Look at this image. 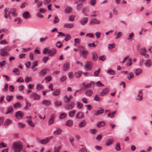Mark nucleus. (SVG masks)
<instances>
[{"label": "nucleus", "mask_w": 152, "mask_h": 152, "mask_svg": "<svg viewBox=\"0 0 152 152\" xmlns=\"http://www.w3.org/2000/svg\"><path fill=\"white\" fill-rule=\"evenodd\" d=\"M55 117L54 115H51L48 121V124L49 125H51L54 123Z\"/></svg>", "instance_id": "nucleus-14"}, {"label": "nucleus", "mask_w": 152, "mask_h": 152, "mask_svg": "<svg viewBox=\"0 0 152 152\" xmlns=\"http://www.w3.org/2000/svg\"><path fill=\"white\" fill-rule=\"evenodd\" d=\"M100 23V20L96 18H92L90 22V24H99Z\"/></svg>", "instance_id": "nucleus-9"}, {"label": "nucleus", "mask_w": 152, "mask_h": 152, "mask_svg": "<svg viewBox=\"0 0 152 152\" xmlns=\"http://www.w3.org/2000/svg\"><path fill=\"white\" fill-rule=\"evenodd\" d=\"M7 43L8 42L6 41V39L3 40L0 42V44L1 45H7Z\"/></svg>", "instance_id": "nucleus-62"}, {"label": "nucleus", "mask_w": 152, "mask_h": 152, "mask_svg": "<svg viewBox=\"0 0 152 152\" xmlns=\"http://www.w3.org/2000/svg\"><path fill=\"white\" fill-rule=\"evenodd\" d=\"M13 148L15 152H20L23 149V146L20 142H15L13 144Z\"/></svg>", "instance_id": "nucleus-1"}, {"label": "nucleus", "mask_w": 152, "mask_h": 152, "mask_svg": "<svg viewBox=\"0 0 152 152\" xmlns=\"http://www.w3.org/2000/svg\"><path fill=\"white\" fill-rule=\"evenodd\" d=\"M21 104L19 102H17L15 103V104H14L13 105L14 107L15 108H17L18 107H21Z\"/></svg>", "instance_id": "nucleus-39"}, {"label": "nucleus", "mask_w": 152, "mask_h": 152, "mask_svg": "<svg viewBox=\"0 0 152 152\" xmlns=\"http://www.w3.org/2000/svg\"><path fill=\"white\" fill-rule=\"evenodd\" d=\"M26 102V105L24 107V109L26 110H27L28 109V107H30L31 106V103L29 102L28 101H27L26 99H25Z\"/></svg>", "instance_id": "nucleus-35"}, {"label": "nucleus", "mask_w": 152, "mask_h": 152, "mask_svg": "<svg viewBox=\"0 0 152 152\" xmlns=\"http://www.w3.org/2000/svg\"><path fill=\"white\" fill-rule=\"evenodd\" d=\"M47 73V70L46 69H44L42 70L39 73V75L42 76L45 75Z\"/></svg>", "instance_id": "nucleus-27"}, {"label": "nucleus", "mask_w": 152, "mask_h": 152, "mask_svg": "<svg viewBox=\"0 0 152 152\" xmlns=\"http://www.w3.org/2000/svg\"><path fill=\"white\" fill-rule=\"evenodd\" d=\"M94 84L95 83L94 82L91 81L89 83H88L86 86L85 88H89L92 85H94Z\"/></svg>", "instance_id": "nucleus-42"}, {"label": "nucleus", "mask_w": 152, "mask_h": 152, "mask_svg": "<svg viewBox=\"0 0 152 152\" xmlns=\"http://www.w3.org/2000/svg\"><path fill=\"white\" fill-rule=\"evenodd\" d=\"M115 47V45L114 44H109L108 48L109 50H111L114 48Z\"/></svg>", "instance_id": "nucleus-45"}, {"label": "nucleus", "mask_w": 152, "mask_h": 152, "mask_svg": "<svg viewBox=\"0 0 152 152\" xmlns=\"http://www.w3.org/2000/svg\"><path fill=\"white\" fill-rule=\"evenodd\" d=\"M140 51L141 53V54L144 56L145 58H147L149 57L148 54L145 53L147 52V50L145 48H141L140 49Z\"/></svg>", "instance_id": "nucleus-7"}, {"label": "nucleus", "mask_w": 152, "mask_h": 152, "mask_svg": "<svg viewBox=\"0 0 152 152\" xmlns=\"http://www.w3.org/2000/svg\"><path fill=\"white\" fill-rule=\"evenodd\" d=\"M73 124V122L72 120H68L66 122V125L69 127H71Z\"/></svg>", "instance_id": "nucleus-24"}, {"label": "nucleus", "mask_w": 152, "mask_h": 152, "mask_svg": "<svg viewBox=\"0 0 152 152\" xmlns=\"http://www.w3.org/2000/svg\"><path fill=\"white\" fill-rule=\"evenodd\" d=\"M64 28H72L74 27V25L72 23H65L63 26Z\"/></svg>", "instance_id": "nucleus-22"}, {"label": "nucleus", "mask_w": 152, "mask_h": 152, "mask_svg": "<svg viewBox=\"0 0 152 152\" xmlns=\"http://www.w3.org/2000/svg\"><path fill=\"white\" fill-rule=\"evenodd\" d=\"M32 80V77H29L28 76H27L25 79V82L26 83H28L29 81H31Z\"/></svg>", "instance_id": "nucleus-54"}, {"label": "nucleus", "mask_w": 152, "mask_h": 152, "mask_svg": "<svg viewBox=\"0 0 152 152\" xmlns=\"http://www.w3.org/2000/svg\"><path fill=\"white\" fill-rule=\"evenodd\" d=\"M13 109L12 106H10L7 109V111L6 113V114L10 113L13 110Z\"/></svg>", "instance_id": "nucleus-52"}, {"label": "nucleus", "mask_w": 152, "mask_h": 152, "mask_svg": "<svg viewBox=\"0 0 152 152\" xmlns=\"http://www.w3.org/2000/svg\"><path fill=\"white\" fill-rule=\"evenodd\" d=\"M62 132L61 129L59 128H57L53 132V133L54 135H60L61 134Z\"/></svg>", "instance_id": "nucleus-18"}, {"label": "nucleus", "mask_w": 152, "mask_h": 152, "mask_svg": "<svg viewBox=\"0 0 152 152\" xmlns=\"http://www.w3.org/2000/svg\"><path fill=\"white\" fill-rule=\"evenodd\" d=\"M75 16L74 15H72L70 16L68 18V20L70 21H73L74 20Z\"/></svg>", "instance_id": "nucleus-55"}, {"label": "nucleus", "mask_w": 152, "mask_h": 152, "mask_svg": "<svg viewBox=\"0 0 152 152\" xmlns=\"http://www.w3.org/2000/svg\"><path fill=\"white\" fill-rule=\"evenodd\" d=\"M114 141V139L113 138L109 139L106 141V143L107 145H108L112 144Z\"/></svg>", "instance_id": "nucleus-28"}, {"label": "nucleus", "mask_w": 152, "mask_h": 152, "mask_svg": "<svg viewBox=\"0 0 152 152\" xmlns=\"http://www.w3.org/2000/svg\"><path fill=\"white\" fill-rule=\"evenodd\" d=\"M65 40L66 41H67L69 40L71 38V37L70 35L69 34H66V35H65Z\"/></svg>", "instance_id": "nucleus-50"}, {"label": "nucleus", "mask_w": 152, "mask_h": 152, "mask_svg": "<svg viewBox=\"0 0 152 152\" xmlns=\"http://www.w3.org/2000/svg\"><path fill=\"white\" fill-rule=\"evenodd\" d=\"M31 97L34 100H38L40 99V96L35 93H33L31 95Z\"/></svg>", "instance_id": "nucleus-12"}, {"label": "nucleus", "mask_w": 152, "mask_h": 152, "mask_svg": "<svg viewBox=\"0 0 152 152\" xmlns=\"http://www.w3.org/2000/svg\"><path fill=\"white\" fill-rule=\"evenodd\" d=\"M83 5V3H80L77 4L76 7V9L77 10H80L82 7Z\"/></svg>", "instance_id": "nucleus-51"}, {"label": "nucleus", "mask_w": 152, "mask_h": 152, "mask_svg": "<svg viewBox=\"0 0 152 152\" xmlns=\"http://www.w3.org/2000/svg\"><path fill=\"white\" fill-rule=\"evenodd\" d=\"M109 92V89L107 88H104L102 91L99 93L100 96H103L107 94Z\"/></svg>", "instance_id": "nucleus-13"}, {"label": "nucleus", "mask_w": 152, "mask_h": 152, "mask_svg": "<svg viewBox=\"0 0 152 152\" xmlns=\"http://www.w3.org/2000/svg\"><path fill=\"white\" fill-rule=\"evenodd\" d=\"M107 73H109L111 75H114L115 73L114 71L111 69H109L107 72Z\"/></svg>", "instance_id": "nucleus-48"}, {"label": "nucleus", "mask_w": 152, "mask_h": 152, "mask_svg": "<svg viewBox=\"0 0 152 152\" xmlns=\"http://www.w3.org/2000/svg\"><path fill=\"white\" fill-rule=\"evenodd\" d=\"M23 113L22 112L18 111L16 113L15 116L17 119H20L23 118Z\"/></svg>", "instance_id": "nucleus-11"}, {"label": "nucleus", "mask_w": 152, "mask_h": 152, "mask_svg": "<svg viewBox=\"0 0 152 152\" xmlns=\"http://www.w3.org/2000/svg\"><path fill=\"white\" fill-rule=\"evenodd\" d=\"M18 126L19 128H23L25 127V125L22 123H19L18 124Z\"/></svg>", "instance_id": "nucleus-60"}, {"label": "nucleus", "mask_w": 152, "mask_h": 152, "mask_svg": "<svg viewBox=\"0 0 152 152\" xmlns=\"http://www.w3.org/2000/svg\"><path fill=\"white\" fill-rule=\"evenodd\" d=\"M13 72L17 75H19L20 74V72L19 71V69L18 68H15L13 70Z\"/></svg>", "instance_id": "nucleus-49"}, {"label": "nucleus", "mask_w": 152, "mask_h": 152, "mask_svg": "<svg viewBox=\"0 0 152 152\" xmlns=\"http://www.w3.org/2000/svg\"><path fill=\"white\" fill-rule=\"evenodd\" d=\"M76 112V110H73L69 111L68 113L69 116L71 117H73Z\"/></svg>", "instance_id": "nucleus-26"}, {"label": "nucleus", "mask_w": 152, "mask_h": 152, "mask_svg": "<svg viewBox=\"0 0 152 152\" xmlns=\"http://www.w3.org/2000/svg\"><path fill=\"white\" fill-rule=\"evenodd\" d=\"M104 110L103 109L98 110L96 112L94 113V115H98L99 114H101L103 113Z\"/></svg>", "instance_id": "nucleus-36"}, {"label": "nucleus", "mask_w": 152, "mask_h": 152, "mask_svg": "<svg viewBox=\"0 0 152 152\" xmlns=\"http://www.w3.org/2000/svg\"><path fill=\"white\" fill-rule=\"evenodd\" d=\"M86 37H89L91 38H94V34L92 33H87L86 35Z\"/></svg>", "instance_id": "nucleus-63"}, {"label": "nucleus", "mask_w": 152, "mask_h": 152, "mask_svg": "<svg viewBox=\"0 0 152 152\" xmlns=\"http://www.w3.org/2000/svg\"><path fill=\"white\" fill-rule=\"evenodd\" d=\"M93 94V91L90 89L87 90L85 93V94L88 96H91Z\"/></svg>", "instance_id": "nucleus-32"}, {"label": "nucleus", "mask_w": 152, "mask_h": 152, "mask_svg": "<svg viewBox=\"0 0 152 152\" xmlns=\"http://www.w3.org/2000/svg\"><path fill=\"white\" fill-rule=\"evenodd\" d=\"M42 103L43 105L48 106L51 104V102L49 100L44 99L42 102Z\"/></svg>", "instance_id": "nucleus-20"}, {"label": "nucleus", "mask_w": 152, "mask_h": 152, "mask_svg": "<svg viewBox=\"0 0 152 152\" xmlns=\"http://www.w3.org/2000/svg\"><path fill=\"white\" fill-rule=\"evenodd\" d=\"M84 116V113L82 111H79L76 113L75 117L77 119H81L83 118Z\"/></svg>", "instance_id": "nucleus-10"}, {"label": "nucleus", "mask_w": 152, "mask_h": 152, "mask_svg": "<svg viewBox=\"0 0 152 152\" xmlns=\"http://www.w3.org/2000/svg\"><path fill=\"white\" fill-rule=\"evenodd\" d=\"M142 70L140 68L137 69H136L134 71V73L137 76L140 75V74L142 73Z\"/></svg>", "instance_id": "nucleus-25"}, {"label": "nucleus", "mask_w": 152, "mask_h": 152, "mask_svg": "<svg viewBox=\"0 0 152 152\" xmlns=\"http://www.w3.org/2000/svg\"><path fill=\"white\" fill-rule=\"evenodd\" d=\"M59 21V19L57 16H55L53 20V22L54 24L58 23Z\"/></svg>", "instance_id": "nucleus-41"}, {"label": "nucleus", "mask_w": 152, "mask_h": 152, "mask_svg": "<svg viewBox=\"0 0 152 152\" xmlns=\"http://www.w3.org/2000/svg\"><path fill=\"white\" fill-rule=\"evenodd\" d=\"M60 92V90L59 89H55L52 92V94L54 96H57L59 94Z\"/></svg>", "instance_id": "nucleus-17"}, {"label": "nucleus", "mask_w": 152, "mask_h": 152, "mask_svg": "<svg viewBox=\"0 0 152 152\" xmlns=\"http://www.w3.org/2000/svg\"><path fill=\"white\" fill-rule=\"evenodd\" d=\"M82 72L81 71H78L75 73V76L76 78H80L82 75Z\"/></svg>", "instance_id": "nucleus-37"}, {"label": "nucleus", "mask_w": 152, "mask_h": 152, "mask_svg": "<svg viewBox=\"0 0 152 152\" xmlns=\"http://www.w3.org/2000/svg\"><path fill=\"white\" fill-rule=\"evenodd\" d=\"M9 18L11 19V15L13 17H15L17 16L18 14L16 12V10L15 8L11 9L9 12Z\"/></svg>", "instance_id": "nucleus-4"}, {"label": "nucleus", "mask_w": 152, "mask_h": 152, "mask_svg": "<svg viewBox=\"0 0 152 152\" xmlns=\"http://www.w3.org/2000/svg\"><path fill=\"white\" fill-rule=\"evenodd\" d=\"M105 123L104 122L101 121L97 124V126L99 128L105 126Z\"/></svg>", "instance_id": "nucleus-43"}, {"label": "nucleus", "mask_w": 152, "mask_h": 152, "mask_svg": "<svg viewBox=\"0 0 152 152\" xmlns=\"http://www.w3.org/2000/svg\"><path fill=\"white\" fill-rule=\"evenodd\" d=\"M56 50L55 49L49 50L47 48H46L43 50V53L44 54H48L50 56H53L56 53Z\"/></svg>", "instance_id": "nucleus-3"}, {"label": "nucleus", "mask_w": 152, "mask_h": 152, "mask_svg": "<svg viewBox=\"0 0 152 152\" xmlns=\"http://www.w3.org/2000/svg\"><path fill=\"white\" fill-rule=\"evenodd\" d=\"M38 62L37 61H34L32 63V69L33 70L34 72L35 71L37 70V69L35 68V67L37 65Z\"/></svg>", "instance_id": "nucleus-19"}, {"label": "nucleus", "mask_w": 152, "mask_h": 152, "mask_svg": "<svg viewBox=\"0 0 152 152\" xmlns=\"http://www.w3.org/2000/svg\"><path fill=\"white\" fill-rule=\"evenodd\" d=\"M86 124V122L85 121L83 120L79 123L78 126L80 127L81 128L85 126Z\"/></svg>", "instance_id": "nucleus-23"}, {"label": "nucleus", "mask_w": 152, "mask_h": 152, "mask_svg": "<svg viewBox=\"0 0 152 152\" xmlns=\"http://www.w3.org/2000/svg\"><path fill=\"white\" fill-rule=\"evenodd\" d=\"M10 49V48L8 46H6L4 48H1L0 50L1 55L2 56H7L9 53L7 52L9 51Z\"/></svg>", "instance_id": "nucleus-2"}, {"label": "nucleus", "mask_w": 152, "mask_h": 152, "mask_svg": "<svg viewBox=\"0 0 152 152\" xmlns=\"http://www.w3.org/2000/svg\"><path fill=\"white\" fill-rule=\"evenodd\" d=\"M62 103L61 102L56 101L55 102V104L56 106L58 107L60 106H61V105Z\"/></svg>", "instance_id": "nucleus-53"}, {"label": "nucleus", "mask_w": 152, "mask_h": 152, "mask_svg": "<svg viewBox=\"0 0 152 152\" xmlns=\"http://www.w3.org/2000/svg\"><path fill=\"white\" fill-rule=\"evenodd\" d=\"M28 124L31 126L34 127L35 126V125L33 122L31 120L27 121Z\"/></svg>", "instance_id": "nucleus-59"}, {"label": "nucleus", "mask_w": 152, "mask_h": 152, "mask_svg": "<svg viewBox=\"0 0 152 152\" xmlns=\"http://www.w3.org/2000/svg\"><path fill=\"white\" fill-rule=\"evenodd\" d=\"M115 149L118 151H119L120 150V144L119 142H117L116 145Z\"/></svg>", "instance_id": "nucleus-56"}, {"label": "nucleus", "mask_w": 152, "mask_h": 152, "mask_svg": "<svg viewBox=\"0 0 152 152\" xmlns=\"http://www.w3.org/2000/svg\"><path fill=\"white\" fill-rule=\"evenodd\" d=\"M49 57L48 56H45L43 57L42 59V61L44 63H45L48 60Z\"/></svg>", "instance_id": "nucleus-61"}, {"label": "nucleus", "mask_w": 152, "mask_h": 152, "mask_svg": "<svg viewBox=\"0 0 152 152\" xmlns=\"http://www.w3.org/2000/svg\"><path fill=\"white\" fill-rule=\"evenodd\" d=\"M92 58L93 59L94 61H96L97 59V55L96 53L95 52L92 53Z\"/></svg>", "instance_id": "nucleus-29"}, {"label": "nucleus", "mask_w": 152, "mask_h": 152, "mask_svg": "<svg viewBox=\"0 0 152 152\" xmlns=\"http://www.w3.org/2000/svg\"><path fill=\"white\" fill-rule=\"evenodd\" d=\"M68 76L69 79H71L73 78L74 75L72 72H70L68 73Z\"/></svg>", "instance_id": "nucleus-46"}, {"label": "nucleus", "mask_w": 152, "mask_h": 152, "mask_svg": "<svg viewBox=\"0 0 152 152\" xmlns=\"http://www.w3.org/2000/svg\"><path fill=\"white\" fill-rule=\"evenodd\" d=\"M78 48H79L78 50H79L80 53L86 50V49L85 47L82 45H79Z\"/></svg>", "instance_id": "nucleus-38"}, {"label": "nucleus", "mask_w": 152, "mask_h": 152, "mask_svg": "<svg viewBox=\"0 0 152 152\" xmlns=\"http://www.w3.org/2000/svg\"><path fill=\"white\" fill-rule=\"evenodd\" d=\"M92 63L90 61L86 62L85 65V68L86 69H87L88 70H90L92 69Z\"/></svg>", "instance_id": "nucleus-8"}, {"label": "nucleus", "mask_w": 152, "mask_h": 152, "mask_svg": "<svg viewBox=\"0 0 152 152\" xmlns=\"http://www.w3.org/2000/svg\"><path fill=\"white\" fill-rule=\"evenodd\" d=\"M145 64L146 67H150L152 65V63L150 60H147L145 63Z\"/></svg>", "instance_id": "nucleus-33"}, {"label": "nucleus", "mask_w": 152, "mask_h": 152, "mask_svg": "<svg viewBox=\"0 0 152 152\" xmlns=\"http://www.w3.org/2000/svg\"><path fill=\"white\" fill-rule=\"evenodd\" d=\"M23 16L25 19H28L30 18L31 15L29 12L26 11L23 13Z\"/></svg>", "instance_id": "nucleus-16"}, {"label": "nucleus", "mask_w": 152, "mask_h": 152, "mask_svg": "<svg viewBox=\"0 0 152 152\" xmlns=\"http://www.w3.org/2000/svg\"><path fill=\"white\" fill-rule=\"evenodd\" d=\"M77 107L79 109L82 108L83 106L82 104L79 102H77Z\"/></svg>", "instance_id": "nucleus-57"}, {"label": "nucleus", "mask_w": 152, "mask_h": 152, "mask_svg": "<svg viewBox=\"0 0 152 152\" xmlns=\"http://www.w3.org/2000/svg\"><path fill=\"white\" fill-rule=\"evenodd\" d=\"M88 20V18H84L80 21V23L82 25H84L87 23Z\"/></svg>", "instance_id": "nucleus-21"}, {"label": "nucleus", "mask_w": 152, "mask_h": 152, "mask_svg": "<svg viewBox=\"0 0 152 152\" xmlns=\"http://www.w3.org/2000/svg\"><path fill=\"white\" fill-rule=\"evenodd\" d=\"M62 45L60 41H58L56 44V46L59 48H61Z\"/></svg>", "instance_id": "nucleus-64"}, {"label": "nucleus", "mask_w": 152, "mask_h": 152, "mask_svg": "<svg viewBox=\"0 0 152 152\" xmlns=\"http://www.w3.org/2000/svg\"><path fill=\"white\" fill-rule=\"evenodd\" d=\"M11 123V121L10 119H7L5 121L4 125L5 126H7L10 124Z\"/></svg>", "instance_id": "nucleus-58"}, {"label": "nucleus", "mask_w": 152, "mask_h": 152, "mask_svg": "<svg viewBox=\"0 0 152 152\" xmlns=\"http://www.w3.org/2000/svg\"><path fill=\"white\" fill-rule=\"evenodd\" d=\"M69 63L68 62L64 64L63 66V70L64 71H67L69 68Z\"/></svg>", "instance_id": "nucleus-15"}, {"label": "nucleus", "mask_w": 152, "mask_h": 152, "mask_svg": "<svg viewBox=\"0 0 152 152\" xmlns=\"http://www.w3.org/2000/svg\"><path fill=\"white\" fill-rule=\"evenodd\" d=\"M83 56V57L84 58H86L87 57V55L88 53V51L87 50L81 52Z\"/></svg>", "instance_id": "nucleus-31"}, {"label": "nucleus", "mask_w": 152, "mask_h": 152, "mask_svg": "<svg viewBox=\"0 0 152 152\" xmlns=\"http://www.w3.org/2000/svg\"><path fill=\"white\" fill-rule=\"evenodd\" d=\"M75 104L74 102H70L65 105V108L67 110H71L74 108Z\"/></svg>", "instance_id": "nucleus-6"}, {"label": "nucleus", "mask_w": 152, "mask_h": 152, "mask_svg": "<svg viewBox=\"0 0 152 152\" xmlns=\"http://www.w3.org/2000/svg\"><path fill=\"white\" fill-rule=\"evenodd\" d=\"M67 116V114L65 113H63L60 114V115L59 116V118L61 119H62L64 118Z\"/></svg>", "instance_id": "nucleus-40"}, {"label": "nucleus", "mask_w": 152, "mask_h": 152, "mask_svg": "<svg viewBox=\"0 0 152 152\" xmlns=\"http://www.w3.org/2000/svg\"><path fill=\"white\" fill-rule=\"evenodd\" d=\"M136 99L139 101H140L142 100V94L141 91H140L139 92V93L137 95Z\"/></svg>", "instance_id": "nucleus-30"}, {"label": "nucleus", "mask_w": 152, "mask_h": 152, "mask_svg": "<svg viewBox=\"0 0 152 152\" xmlns=\"http://www.w3.org/2000/svg\"><path fill=\"white\" fill-rule=\"evenodd\" d=\"M36 88L38 90H40L43 88V86L42 85L39 84H37L36 85Z\"/></svg>", "instance_id": "nucleus-44"}, {"label": "nucleus", "mask_w": 152, "mask_h": 152, "mask_svg": "<svg viewBox=\"0 0 152 152\" xmlns=\"http://www.w3.org/2000/svg\"><path fill=\"white\" fill-rule=\"evenodd\" d=\"M133 77V74L132 72H130L127 76V78L129 80H131Z\"/></svg>", "instance_id": "nucleus-47"}, {"label": "nucleus", "mask_w": 152, "mask_h": 152, "mask_svg": "<svg viewBox=\"0 0 152 152\" xmlns=\"http://www.w3.org/2000/svg\"><path fill=\"white\" fill-rule=\"evenodd\" d=\"M72 9L71 7L69 6H68L66 8L65 12L66 13H68L71 12L72 11Z\"/></svg>", "instance_id": "nucleus-34"}, {"label": "nucleus", "mask_w": 152, "mask_h": 152, "mask_svg": "<svg viewBox=\"0 0 152 152\" xmlns=\"http://www.w3.org/2000/svg\"><path fill=\"white\" fill-rule=\"evenodd\" d=\"M53 138V136L49 137L44 139L40 140L39 141V142L40 143L42 144H46L48 143L50 140Z\"/></svg>", "instance_id": "nucleus-5"}]
</instances>
